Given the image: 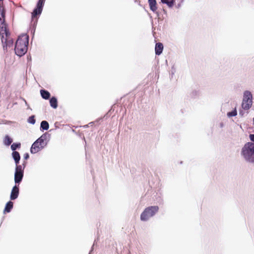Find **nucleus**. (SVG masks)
<instances>
[{"mask_svg": "<svg viewBox=\"0 0 254 254\" xmlns=\"http://www.w3.org/2000/svg\"><path fill=\"white\" fill-rule=\"evenodd\" d=\"M161 0L162 3L167 4V5L170 7H172L174 5V4L175 2V1L174 0Z\"/></svg>", "mask_w": 254, "mask_h": 254, "instance_id": "nucleus-18", "label": "nucleus"}, {"mask_svg": "<svg viewBox=\"0 0 254 254\" xmlns=\"http://www.w3.org/2000/svg\"><path fill=\"white\" fill-rule=\"evenodd\" d=\"M163 50V45L161 43H157L155 45V54L157 55H160Z\"/></svg>", "mask_w": 254, "mask_h": 254, "instance_id": "nucleus-10", "label": "nucleus"}, {"mask_svg": "<svg viewBox=\"0 0 254 254\" xmlns=\"http://www.w3.org/2000/svg\"><path fill=\"white\" fill-rule=\"evenodd\" d=\"M148 2L150 9L153 12L156 11L157 9L156 0H148Z\"/></svg>", "mask_w": 254, "mask_h": 254, "instance_id": "nucleus-12", "label": "nucleus"}, {"mask_svg": "<svg viewBox=\"0 0 254 254\" xmlns=\"http://www.w3.org/2000/svg\"><path fill=\"white\" fill-rule=\"evenodd\" d=\"M29 37L27 35H22L18 37L15 46V53L18 56L24 55L27 51Z\"/></svg>", "mask_w": 254, "mask_h": 254, "instance_id": "nucleus-2", "label": "nucleus"}, {"mask_svg": "<svg viewBox=\"0 0 254 254\" xmlns=\"http://www.w3.org/2000/svg\"><path fill=\"white\" fill-rule=\"evenodd\" d=\"M19 195V188L18 186L15 185L14 186L11 190L10 194L11 200H14L16 199Z\"/></svg>", "mask_w": 254, "mask_h": 254, "instance_id": "nucleus-8", "label": "nucleus"}, {"mask_svg": "<svg viewBox=\"0 0 254 254\" xmlns=\"http://www.w3.org/2000/svg\"><path fill=\"white\" fill-rule=\"evenodd\" d=\"M20 143H13L11 146V148L12 150H15L17 148H19L20 147Z\"/></svg>", "mask_w": 254, "mask_h": 254, "instance_id": "nucleus-19", "label": "nucleus"}, {"mask_svg": "<svg viewBox=\"0 0 254 254\" xmlns=\"http://www.w3.org/2000/svg\"><path fill=\"white\" fill-rule=\"evenodd\" d=\"M28 121L29 123H31L32 124H34L35 123V116H30L28 118Z\"/></svg>", "mask_w": 254, "mask_h": 254, "instance_id": "nucleus-20", "label": "nucleus"}, {"mask_svg": "<svg viewBox=\"0 0 254 254\" xmlns=\"http://www.w3.org/2000/svg\"><path fill=\"white\" fill-rule=\"evenodd\" d=\"M12 142V139L8 136L6 135L4 139V143L7 146H9Z\"/></svg>", "mask_w": 254, "mask_h": 254, "instance_id": "nucleus-16", "label": "nucleus"}, {"mask_svg": "<svg viewBox=\"0 0 254 254\" xmlns=\"http://www.w3.org/2000/svg\"><path fill=\"white\" fill-rule=\"evenodd\" d=\"M23 172L15 171L14 175V181L16 184L19 183L22 180Z\"/></svg>", "mask_w": 254, "mask_h": 254, "instance_id": "nucleus-9", "label": "nucleus"}, {"mask_svg": "<svg viewBox=\"0 0 254 254\" xmlns=\"http://www.w3.org/2000/svg\"><path fill=\"white\" fill-rule=\"evenodd\" d=\"M40 93L42 97L44 99H48L50 97V93L47 90L42 89L40 90Z\"/></svg>", "mask_w": 254, "mask_h": 254, "instance_id": "nucleus-13", "label": "nucleus"}, {"mask_svg": "<svg viewBox=\"0 0 254 254\" xmlns=\"http://www.w3.org/2000/svg\"><path fill=\"white\" fill-rule=\"evenodd\" d=\"M242 154L246 160L254 162V143H246L242 148Z\"/></svg>", "mask_w": 254, "mask_h": 254, "instance_id": "nucleus-3", "label": "nucleus"}, {"mask_svg": "<svg viewBox=\"0 0 254 254\" xmlns=\"http://www.w3.org/2000/svg\"><path fill=\"white\" fill-rule=\"evenodd\" d=\"M44 139L42 138V136L39 137L32 145L30 149L31 153L34 154L41 150L44 147Z\"/></svg>", "mask_w": 254, "mask_h": 254, "instance_id": "nucleus-6", "label": "nucleus"}, {"mask_svg": "<svg viewBox=\"0 0 254 254\" xmlns=\"http://www.w3.org/2000/svg\"><path fill=\"white\" fill-rule=\"evenodd\" d=\"M29 154H28V153H26V154H25L24 155V158L25 159H26H26H28V158H29Z\"/></svg>", "mask_w": 254, "mask_h": 254, "instance_id": "nucleus-24", "label": "nucleus"}, {"mask_svg": "<svg viewBox=\"0 0 254 254\" xmlns=\"http://www.w3.org/2000/svg\"><path fill=\"white\" fill-rule=\"evenodd\" d=\"M15 171L23 172V170H22V166L21 165H17V164L16 167L15 169Z\"/></svg>", "mask_w": 254, "mask_h": 254, "instance_id": "nucleus-22", "label": "nucleus"}, {"mask_svg": "<svg viewBox=\"0 0 254 254\" xmlns=\"http://www.w3.org/2000/svg\"><path fill=\"white\" fill-rule=\"evenodd\" d=\"M252 95L250 91L244 92L242 107L244 110L249 109L252 105Z\"/></svg>", "mask_w": 254, "mask_h": 254, "instance_id": "nucleus-5", "label": "nucleus"}, {"mask_svg": "<svg viewBox=\"0 0 254 254\" xmlns=\"http://www.w3.org/2000/svg\"><path fill=\"white\" fill-rule=\"evenodd\" d=\"M45 0H39L37 7L35 8L32 13V19L33 20L38 15H40L42 11L43 7L44 4Z\"/></svg>", "mask_w": 254, "mask_h": 254, "instance_id": "nucleus-7", "label": "nucleus"}, {"mask_svg": "<svg viewBox=\"0 0 254 254\" xmlns=\"http://www.w3.org/2000/svg\"><path fill=\"white\" fill-rule=\"evenodd\" d=\"M227 115L229 117L235 116L237 115V111L235 110L232 112H229L228 113Z\"/></svg>", "mask_w": 254, "mask_h": 254, "instance_id": "nucleus-21", "label": "nucleus"}, {"mask_svg": "<svg viewBox=\"0 0 254 254\" xmlns=\"http://www.w3.org/2000/svg\"><path fill=\"white\" fill-rule=\"evenodd\" d=\"M51 106L54 109H56L58 107V101L56 97H53L50 100Z\"/></svg>", "mask_w": 254, "mask_h": 254, "instance_id": "nucleus-14", "label": "nucleus"}, {"mask_svg": "<svg viewBox=\"0 0 254 254\" xmlns=\"http://www.w3.org/2000/svg\"><path fill=\"white\" fill-rule=\"evenodd\" d=\"M12 157L15 162L16 164H18L20 159L19 152L17 151H13L12 153Z\"/></svg>", "mask_w": 254, "mask_h": 254, "instance_id": "nucleus-15", "label": "nucleus"}, {"mask_svg": "<svg viewBox=\"0 0 254 254\" xmlns=\"http://www.w3.org/2000/svg\"><path fill=\"white\" fill-rule=\"evenodd\" d=\"M250 138L252 141L254 142V134H250Z\"/></svg>", "mask_w": 254, "mask_h": 254, "instance_id": "nucleus-23", "label": "nucleus"}, {"mask_svg": "<svg viewBox=\"0 0 254 254\" xmlns=\"http://www.w3.org/2000/svg\"><path fill=\"white\" fill-rule=\"evenodd\" d=\"M49 127V123L46 121H43L41 123V128H42L43 130H48Z\"/></svg>", "mask_w": 254, "mask_h": 254, "instance_id": "nucleus-17", "label": "nucleus"}, {"mask_svg": "<svg viewBox=\"0 0 254 254\" xmlns=\"http://www.w3.org/2000/svg\"><path fill=\"white\" fill-rule=\"evenodd\" d=\"M158 210L159 207L157 206H151L146 208L141 214L140 219L142 221H146L154 216Z\"/></svg>", "mask_w": 254, "mask_h": 254, "instance_id": "nucleus-4", "label": "nucleus"}, {"mask_svg": "<svg viewBox=\"0 0 254 254\" xmlns=\"http://www.w3.org/2000/svg\"><path fill=\"white\" fill-rule=\"evenodd\" d=\"M13 206V203L11 201H9L5 205V208L3 210V213H9L12 209Z\"/></svg>", "mask_w": 254, "mask_h": 254, "instance_id": "nucleus-11", "label": "nucleus"}, {"mask_svg": "<svg viewBox=\"0 0 254 254\" xmlns=\"http://www.w3.org/2000/svg\"><path fill=\"white\" fill-rule=\"evenodd\" d=\"M3 0H0V35L4 50L12 46L13 41L5 23V10L3 6Z\"/></svg>", "mask_w": 254, "mask_h": 254, "instance_id": "nucleus-1", "label": "nucleus"}]
</instances>
